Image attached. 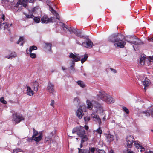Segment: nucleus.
Segmentation results:
<instances>
[{"mask_svg": "<svg viewBox=\"0 0 153 153\" xmlns=\"http://www.w3.org/2000/svg\"><path fill=\"white\" fill-rule=\"evenodd\" d=\"M8 25L6 23H3L0 25V28L1 29H3L4 30L8 29Z\"/></svg>", "mask_w": 153, "mask_h": 153, "instance_id": "25", "label": "nucleus"}, {"mask_svg": "<svg viewBox=\"0 0 153 153\" xmlns=\"http://www.w3.org/2000/svg\"><path fill=\"white\" fill-rule=\"evenodd\" d=\"M114 139V137L113 135L110 134H108L106 136V140L108 141H112Z\"/></svg>", "mask_w": 153, "mask_h": 153, "instance_id": "26", "label": "nucleus"}, {"mask_svg": "<svg viewBox=\"0 0 153 153\" xmlns=\"http://www.w3.org/2000/svg\"><path fill=\"white\" fill-rule=\"evenodd\" d=\"M122 108L123 110V111L127 114H128L129 113V111L126 107H124V106H123L122 107Z\"/></svg>", "mask_w": 153, "mask_h": 153, "instance_id": "39", "label": "nucleus"}, {"mask_svg": "<svg viewBox=\"0 0 153 153\" xmlns=\"http://www.w3.org/2000/svg\"><path fill=\"white\" fill-rule=\"evenodd\" d=\"M34 17L33 15V14H29L27 16V17L28 18H32Z\"/></svg>", "mask_w": 153, "mask_h": 153, "instance_id": "50", "label": "nucleus"}, {"mask_svg": "<svg viewBox=\"0 0 153 153\" xmlns=\"http://www.w3.org/2000/svg\"><path fill=\"white\" fill-rule=\"evenodd\" d=\"M55 19L54 17L48 18L46 16H44L42 17L41 22L42 23H48L55 22Z\"/></svg>", "mask_w": 153, "mask_h": 153, "instance_id": "7", "label": "nucleus"}, {"mask_svg": "<svg viewBox=\"0 0 153 153\" xmlns=\"http://www.w3.org/2000/svg\"><path fill=\"white\" fill-rule=\"evenodd\" d=\"M98 117L96 112H93L91 114V117L93 118H96Z\"/></svg>", "mask_w": 153, "mask_h": 153, "instance_id": "40", "label": "nucleus"}, {"mask_svg": "<svg viewBox=\"0 0 153 153\" xmlns=\"http://www.w3.org/2000/svg\"><path fill=\"white\" fill-rule=\"evenodd\" d=\"M95 150V148L94 147L91 148L90 149V152L91 153H94Z\"/></svg>", "mask_w": 153, "mask_h": 153, "instance_id": "49", "label": "nucleus"}, {"mask_svg": "<svg viewBox=\"0 0 153 153\" xmlns=\"http://www.w3.org/2000/svg\"><path fill=\"white\" fill-rule=\"evenodd\" d=\"M28 54H30V56L32 58H35L36 57V55L35 53H29Z\"/></svg>", "mask_w": 153, "mask_h": 153, "instance_id": "42", "label": "nucleus"}, {"mask_svg": "<svg viewBox=\"0 0 153 153\" xmlns=\"http://www.w3.org/2000/svg\"><path fill=\"white\" fill-rule=\"evenodd\" d=\"M2 14V19L3 20H4V18H5V16L4 15V14Z\"/></svg>", "mask_w": 153, "mask_h": 153, "instance_id": "59", "label": "nucleus"}, {"mask_svg": "<svg viewBox=\"0 0 153 153\" xmlns=\"http://www.w3.org/2000/svg\"><path fill=\"white\" fill-rule=\"evenodd\" d=\"M50 11H51L53 13V14L56 16L57 19H59V14L56 11H55L54 10H53V8L51 7L50 8Z\"/></svg>", "mask_w": 153, "mask_h": 153, "instance_id": "24", "label": "nucleus"}, {"mask_svg": "<svg viewBox=\"0 0 153 153\" xmlns=\"http://www.w3.org/2000/svg\"><path fill=\"white\" fill-rule=\"evenodd\" d=\"M33 135L32 137L39 136V132H38L34 128H33Z\"/></svg>", "mask_w": 153, "mask_h": 153, "instance_id": "30", "label": "nucleus"}, {"mask_svg": "<svg viewBox=\"0 0 153 153\" xmlns=\"http://www.w3.org/2000/svg\"><path fill=\"white\" fill-rule=\"evenodd\" d=\"M24 39V38L23 37H20L19 38V40L17 42V43L18 44H19L20 42H22L20 45L21 46H23V43L24 42V41H23Z\"/></svg>", "mask_w": 153, "mask_h": 153, "instance_id": "32", "label": "nucleus"}, {"mask_svg": "<svg viewBox=\"0 0 153 153\" xmlns=\"http://www.w3.org/2000/svg\"><path fill=\"white\" fill-rule=\"evenodd\" d=\"M96 119H97V120L98 122L99 123V124L100 125L101 124V120L100 118L98 116V117Z\"/></svg>", "mask_w": 153, "mask_h": 153, "instance_id": "46", "label": "nucleus"}, {"mask_svg": "<svg viewBox=\"0 0 153 153\" xmlns=\"http://www.w3.org/2000/svg\"><path fill=\"white\" fill-rule=\"evenodd\" d=\"M34 0H19L16 4L15 7H18L19 5H22L24 7H26L27 5L26 4L27 2H33Z\"/></svg>", "mask_w": 153, "mask_h": 153, "instance_id": "10", "label": "nucleus"}, {"mask_svg": "<svg viewBox=\"0 0 153 153\" xmlns=\"http://www.w3.org/2000/svg\"><path fill=\"white\" fill-rule=\"evenodd\" d=\"M77 130L76 128H74L72 130V132L73 134L76 132L77 133Z\"/></svg>", "mask_w": 153, "mask_h": 153, "instance_id": "51", "label": "nucleus"}, {"mask_svg": "<svg viewBox=\"0 0 153 153\" xmlns=\"http://www.w3.org/2000/svg\"><path fill=\"white\" fill-rule=\"evenodd\" d=\"M45 48L50 51L51 48L52 44L51 43H45Z\"/></svg>", "mask_w": 153, "mask_h": 153, "instance_id": "29", "label": "nucleus"}, {"mask_svg": "<svg viewBox=\"0 0 153 153\" xmlns=\"http://www.w3.org/2000/svg\"><path fill=\"white\" fill-rule=\"evenodd\" d=\"M148 40L149 41L152 42V38H149L148 39Z\"/></svg>", "mask_w": 153, "mask_h": 153, "instance_id": "55", "label": "nucleus"}, {"mask_svg": "<svg viewBox=\"0 0 153 153\" xmlns=\"http://www.w3.org/2000/svg\"><path fill=\"white\" fill-rule=\"evenodd\" d=\"M85 131L83 128H80L79 130H77V134L81 138V140H88V138L85 134Z\"/></svg>", "mask_w": 153, "mask_h": 153, "instance_id": "6", "label": "nucleus"}, {"mask_svg": "<svg viewBox=\"0 0 153 153\" xmlns=\"http://www.w3.org/2000/svg\"><path fill=\"white\" fill-rule=\"evenodd\" d=\"M79 56H80L81 61L82 64H83L84 62L86 61L88 57V55L86 54H85L84 56H80L79 55Z\"/></svg>", "mask_w": 153, "mask_h": 153, "instance_id": "18", "label": "nucleus"}, {"mask_svg": "<svg viewBox=\"0 0 153 153\" xmlns=\"http://www.w3.org/2000/svg\"><path fill=\"white\" fill-rule=\"evenodd\" d=\"M74 103L75 105H79V100L78 97H76L74 99Z\"/></svg>", "mask_w": 153, "mask_h": 153, "instance_id": "35", "label": "nucleus"}, {"mask_svg": "<svg viewBox=\"0 0 153 153\" xmlns=\"http://www.w3.org/2000/svg\"><path fill=\"white\" fill-rule=\"evenodd\" d=\"M83 111L81 108H79L76 111V115L79 119H81L83 115Z\"/></svg>", "mask_w": 153, "mask_h": 153, "instance_id": "16", "label": "nucleus"}, {"mask_svg": "<svg viewBox=\"0 0 153 153\" xmlns=\"http://www.w3.org/2000/svg\"><path fill=\"white\" fill-rule=\"evenodd\" d=\"M90 119V117H84V120L85 122L89 121Z\"/></svg>", "mask_w": 153, "mask_h": 153, "instance_id": "45", "label": "nucleus"}, {"mask_svg": "<svg viewBox=\"0 0 153 153\" xmlns=\"http://www.w3.org/2000/svg\"><path fill=\"white\" fill-rule=\"evenodd\" d=\"M96 131L100 134L102 133V131L100 129V127H99V128L96 130Z\"/></svg>", "mask_w": 153, "mask_h": 153, "instance_id": "44", "label": "nucleus"}, {"mask_svg": "<svg viewBox=\"0 0 153 153\" xmlns=\"http://www.w3.org/2000/svg\"><path fill=\"white\" fill-rule=\"evenodd\" d=\"M145 57L143 56L140 58V63L142 65H145Z\"/></svg>", "mask_w": 153, "mask_h": 153, "instance_id": "28", "label": "nucleus"}, {"mask_svg": "<svg viewBox=\"0 0 153 153\" xmlns=\"http://www.w3.org/2000/svg\"><path fill=\"white\" fill-rule=\"evenodd\" d=\"M97 95L99 98L108 104L113 103L115 101L113 98L105 92H99Z\"/></svg>", "mask_w": 153, "mask_h": 153, "instance_id": "2", "label": "nucleus"}, {"mask_svg": "<svg viewBox=\"0 0 153 153\" xmlns=\"http://www.w3.org/2000/svg\"><path fill=\"white\" fill-rule=\"evenodd\" d=\"M149 111H148V109L146 111H145L142 112V113L145 114V115L147 117H149L150 115V113L149 112Z\"/></svg>", "mask_w": 153, "mask_h": 153, "instance_id": "36", "label": "nucleus"}, {"mask_svg": "<svg viewBox=\"0 0 153 153\" xmlns=\"http://www.w3.org/2000/svg\"><path fill=\"white\" fill-rule=\"evenodd\" d=\"M33 20L36 23H39L40 21V19L39 17H35L33 18Z\"/></svg>", "mask_w": 153, "mask_h": 153, "instance_id": "37", "label": "nucleus"}, {"mask_svg": "<svg viewBox=\"0 0 153 153\" xmlns=\"http://www.w3.org/2000/svg\"><path fill=\"white\" fill-rule=\"evenodd\" d=\"M87 140H81V144L80 145V147L81 148H82V144L85 141H87Z\"/></svg>", "mask_w": 153, "mask_h": 153, "instance_id": "47", "label": "nucleus"}, {"mask_svg": "<svg viewBox=\"0 0 153 153\" xmlns=\"http://www.w3.org/2000/svg\"><path fill=\"white\" fill-rule=\"evenodd\" d=\"M143 85L144 86V89L146 91V87H147L149 85V82L148 80H145L142 81Z\"/></svg>", "mask_w": 153, "mask_h": 153, "instance_id": "27", "label": "nucleus"}, {"mask_svg": "<svg viewBox=\"0 0 153 153\" xmlns=\"http://www.w3.org/2000/svg\"><path fill=\"white\" fill-rule=\"evenodd\" d=\"M51 138V137H46L45 138V140L47 141H48L49 139H50Z\"/></svg>", "mask_w": 153, "mask_h": 153, "instance_id": "56", "label": "nucleus"}, {"mask_svg": "<svg viewBox=\"0 0 153 153\" xmlns=\"http://www.w3.org/2000/svg\"><path fill=\"white\" fill-rule=\"evenodd\" d=\"M149 111L152 115H153V106H152L148 109V111Z\"/></svg>", "mask_w": 153, "mask_h": 153, "instance_id": "38", "label": "nucleus"}, {"mask_svg": "<svg viewBox=\"0 0 153 153\" xmlns=\"http://www.w3.org/2000/svg\"><path fill=\"white\" fill-rule=\"evenodd\" d=\"M134 145L136 146V147L138 149L139 147L141 149L140 151H143L145 150V149L144 147H143L141 145H140L137 142H134Z\"/></svg>", "mask_w": 153, "mask_h": 153, "instance_id": "20", "label": "nucleus"}, {"mask_svg": "<svg viewBox=\"0 0 153 153\" xmlns=\"http://www.w3.org/2000/svg\"><path fill=\"white\" fill-rule=\"evenodd\" d=\"M62 70L64 71L65 70L67 69V68L65 67H63V66H62Z\"/></svg>", "mask_w": 153, "mask_h": 153, "instance_id": "58", "label": "nucleus"}, {"mask_svg": "<svg viewBox=\"0 0 153 153\" xmlns=\"http://www.w3.org/2000/svg\"><path fill=\"white\" fill-rule=\"evenodd\" d=\"M0 101L4 104H6L7 103L6 101L5 100L4 98L3 97H2L0 99Z\"/></svg>", "mask_w": 153, "mask_h": 153, "instance_id": "41", "label": "nucleus"}, {"mask_svg": "<svg viewBox=\"0 0 153 153\" xmlns=\"http://www.w3.org/2000/svg\"><path fill=\"white\" fill-rule=\"evenodd\" d=\"M24 118L21 115L15 113L13 115L12 121H14L16 123H19L21 121L24 120Z\"/></svg>", "mask_w": 153, "mask_h": 153, "instance_id": "8", "label": "nucleus"}, {"mask_svg": "<svg viewBox=\"0 0 153 153\" xmlns=\"http://www.w3.org/2000/svg\"><path fill=\"white\" fill-rule=\"evenodd\" d=\"M127 153H134L132 151H128Z\"/></svg>", "mask_w": 153, "mask_h": 153, "instance_id": "61", "label": "nucleus"}, {"mask_svg": "<svg viewBox=\"0 0 153 153\" xmlns=\"http://www.w3.org/2000/svg\"><path fill=\"white\" fill-rule=\"evenodd\" d=\"M79 153H87L88 150L87 149H83L78 148Z\"/></svg>", "mask_w": 153, "mask_h": 153, "instance_id": "34", "label": "nucleus"}, {"mask_svg": "<svg viewBox=\"0 0 153 153\" xmlns=\"http://www.w3.org/2000/svg\"><path fill=\"white\" fill-rule=\"evenodd\" d=\"M74 67H71V66H70L69 68L70 70H71V71H74L75 69Z\"/></svg>", "mask_w": 153, "mask_h": 153, "instance_id": "53", "label": "nucleus"}, {"mask_svg": "<svg viewBox=\"0 0 153 153\" xmlns=\"http://www.w3.org/2000/svg\"><path fill=\"white\" fill-rule=\"evenodd\" d=\"M71 32L74 33L77 36L80 37V38H82L83 37V36H82L80 32H78L77 31L75 28H74L71 31Z\"/></svg>", "mask_w": 153, "mask_h": 153, "instance_id": "19", "label": "nucleus"}, {"mask_svg": "<svg viewBox=\"0 0 153 153\" xmlns=\"http://www.w3.org/2000/svg\"><path fill=\"white\" fill-rule=\"evenodd\" d=\"M126 40L128 42L135 45H141L144 44V43L141 40L136 38L134 36H131L130 40L127 39Z\"/></svg>", "mask_w": 153, "mask_h": 153, "instance_id": "4", "label": "nucleus"}, {"mask_svg": "<svg viewBox=\"0 0 153 153\" xmlns=\"http://www.w3.org/2000/svg\"><path fill=\"white\" fill-rule=\"evenodd\" d=\"M62 27L63 30L66 32L69 31L71 33L72 30L74 28L73 27L68 26L62 23Z\"/></svg>", "mask_w": 153, "mask_h": 153, "instance_id": "15", "label": "nucleus"}, {"mask_svg": "<svg viewBox=\"0 0 153 153\" xmlns=\"http://www.w3.org/2000/svg\"><path fill=\"white\" fill-rule=\"evenodd\" d=\"M16 56V54L15 52H13L11 53L10 55L6 56L5 57V58H8L9 59H11L13 58H14Z\"/></svg>", "mask_w": 153, "mask_h": 153, "instance_id": "22", "label": "nucleus"}, {"mask_svg": "<svg viewBox=\"0 0 153 153\" xmlns=\"http://www.w3.org/2000/svg\"><path fill=\"white\" fill-rule=\"evenodd\" d=\"M93 44L91 41L89 39L85 42H84L82 43V45L84 47L87 48H90L92 46Z\"/></svg>", "mask_w": 153, "mask_h": 153, "instance_id": "13", "label": "nucleus"}, {"mask_svg": "<svg viewBox=\"0 0 153 153\" xmlns=\"http://www.w3.org/2000/svg\"><path fill=\"white\" fill-rule=\"evenodd\" d=\"M33 135L32 137L39 136V132H38L34 128H33Z\"/></svg>", "mask_w": 153, "mask_h": 153, "instance_id": "31", "label": "nucleus"}, {"mask_svg": "<svg viewBox=\"0 0 153 153\" xmlns=\"http://www.w3.org/2000/svg\"><path fill=\"white\" fill-rule=\"evenodd\" d=\"M77 83L82 88H84L85 87V85L83 82L81 81H78Z\"/></svg>", "mask_w": 153, "mask_h": 153, "instance_id": "33", "label": "nucleus"}, {"mask_svg": "<svg viewBox=\"0 0 153 153\" xmlns=\"http://www.w3.org/2000/svg\"><path fill=\"white\" fill-rule=\"evenodd\" d=\"M152 61H153V55L147 57H145V65H150V63Z\"/></svg>", "mask_w": 153, "mask_h": 153, "instance_id": "14", "label": "nucleus"}, {"mask_svg": "<svg viewBox=\"0 0 153 153\" xmlns=\"http://www.w3.org/2000/svg\"><path fill=\"white\" fill-rule=\"evenodd\" d=\"M43 137V134L42 131L39 132V136L36 137H31L30 138V140H34L36 142H38L40 141Z\"/></svg>", "mask_w": 153, "mask_h": 153, "instance_id": "12", "label": "nucleus"}, {"mask_svg": "<svg viewBox=\"0 0 153 153\" xmlns=\"http://www.w3.org/2000/svg\"><path fill=\"white\" fill-rule=\"evenodd\" d=\"M109 153H114V152H113V151L112 150H111L110 151H109Z\"/></svg>", "mask_w": 153, "mask_h": 153, "instance_id": "62", "label": "nucleus"}, {"mask_svg": "<svg viewBox=\"0 0 153 153\" xmlns=\"http://www.w3.org/2000/svg\"><path fill=\"white\" fill-rule=\"evenodd\" d=\"M26 93L27 95L31 96L34 94L33 91L31 89V88L28 86H27Z\"/></svg>", "mask_w": 153, "mask_h": 153, "instance_id": "17", "label": "nucleus"}, {"mask_svg": "<svg viewBox=\"0 0 153 153\" xmlns=\"http://www.w3.org/2000/svg\"><path fill=\"white\" fill-rule=\"evenodd\" d=\"M54 100H51V103L50 104V105L51 106H53V105H54Z\"/></svg>", "mask_w": 153, "mask_h": 153, "instance_id": "52", "label": "nucleus"}, {"mask_svg": "<svg viewBox=\"0 0 153 153\" xmlns=\"http://www.w3.org/2000/svg\"><path fill=\"white\" fill-rule=\"evenodd\" d=\"M21 150L19 149H15L13 150V153H17L19 152H20Z\"/></svg>", "mask_w": 153, "mask_h": 153, "instance_id": "48", "label": "nucleus"}, {"mask_svg": "<svg viewBox=\"0 0 153 153\" xmlns=\"http://www.w3.org/2000/svg\"><path fill=\"white\" fill-rule=\"evenodd\" d=\"M97 152V153H106L105 151L104 150H100L98 149L96 150Z\"/></svg>", "mask_w": 153, "mask_h": 153, "instance_id": "43", "label": "nucleus"}, {"mask_svg": "<svg viewBox=\"0 0 153 153\" xmlns=\"http://www.w3.org/2000/svg\"><path fill=\"white\" fill-rule=\"evenodd\" d=\"M144 153H150V151L149 152H145Z\"/></svg>", "mask_w": 153, "mask_h": 153, "instance_id": "63", "label": "nucleus"}, {"mask_svg": "<svg viewBox=\"0 0 153 153\" xmlns=\"http://www.w3.org/2000/svg\"><path fill=\"white\" fill-rule=\"evenodd\" d=\"M46 89L49 93L53 94L54 91L53 84L51 82H49L48 84Z\"/></svg>", "mask_w": 153, "mask_h": 153, "instance_id": "11", "label": "nucleus"}, {"mask_svg": "<svg viewBox=\"0 0 153 153\" xmlns=\"http://www.w3.org/2000/svg\"><path fill=\"white\" fill-rule=\"evenodd\" d=\"M150 153H153V151H150Z\"/></svg>", "mask_w": 153, "mask_h": 153, "instance_id": "64", "label": "nucleus"}, {"mask_svg": "<svg viewBox=\"0 0 153 153\" xmlns=\"http://www.w3.org/2000/svg\"><path fill=\"white\" fill-rule=\"evenodd\" d=\"M33 89L34 91H37L38 90L39 84L38 82L36 81L33 82Z\"/></svg>", "mask_w": 153, "mask_h": 153, "instance_id": "21", "label": "nucleus"}, {"mask_svg": "<svg viewBox=\"0 0 153 153\" xmlns=\"http://www.w3.org/2000/svg\"><path fill=\"white\" fill-rule=\"evenodd\" d=\"M123 36L119 33H115L111 35L108 38V41L115 42L114 45L116 47L123 48L126 44V41L123 40Z\"/></svg>", "mask_w": 153, "mask_h": 153, "instance_id": "1", "label": "nucleus"}, {"mask_svg": "<svg viewBox=\"0 0 153 153\" xmlns=\"http://www.w3.org/2000/svg\"><path fill=\"white\" fill-rule=\"evenodd\" d=\"M69 57L73 59V60H71L70 62V66L71 68V67L74 66L75 65L74 62H77L80 60V56H79V54L76 53L74 54L72 53H70Z\"/></svg>", "mask_w": 153, "mask_h": 153, "instance_id": "3", "label": "nucleus"}, {"mask_svg": "<svg viewBox=\"0 0 153 153\" xmlns=\"http://www.w3.org/2000/svg\"><path fill=\"white\" fill-rule=\"evenodd\" d=\"M110 70L113 73H117V71L115 69H113V68H110Z\"/></svg>", "mask_w": 153, "mask_h": 153, "instance_id": "54", "label": "nucleus"}, {"mask_svg": "<svg viewBox=\"0 0 153 153\" xmlns=\"http://www.w3.org/2000/svg\"><path fill=\"white\" fill-rule=\"evenodd\" d=\"M37 49L36 46H30L29 48V51H27V49L26 50V52L27 54H28L29 53H31L32 51L34 50H36Z\"/></svg>", "mask_w": 153, "mask_h": 153, "instance_id": "23", "label": "nucleus"}, {"mask_svg": "<svg viewBox=\"0 0 153 153\" xmlns=\"http://www.w3.org/2000/svg\"><path fill=\"white\" fill-rule=\"evenodd\" d=\"M87 103L88 105V108L90 110H91L93 106L97 108H98L102 109L100 107V105L98 103L94 101H92V103L89 100L87 101Z\"/></svg>", "mask_w": 153, "mask_h": 153, "instance_id": "9", "label": "nucleus"}, {"mask_svg": "<svg viewBox=\"0 0 153 153\" xmlns=\"http://www.w3.org/2000/svg\"><path fill=\"white\" fill-rule=\"evenodd\" d=\"M134 139L133 137L132 136H128L126 138V141L125 142L126 145L127 146L128 148H131L133 143H134Z\"/></svg>", "mask_w": 153, "mask_h": 153, "instance_id": "5", "label": "nucleus"}, {"mask_svg": "<svg viewBox=\"0 0 153 153\" xmlns=\"http://www.w3.org/2000/svg\"><path fill=\"white\" fill-rule=\"evenodd\" d=\"M84 127L86 130H87L88 129V126L85 125Z\"/></svg>", "mask_w": 153, "mask_h": 153, "instance_id": "57", "label": "nucleus"}, {"mask_svg": "<svg viewBox=\"0 0 153 153\" xmlns=\"http://www.w3.org/2000/svg\"><path fill=\"white\" fill-rule=\"evenodd\" d=\"M106 118L105 117V116H104V117H103L102 118V120L104 121H105L106 120Z\"/></svg>", "mask_w": 153, "mask_h": 153, "instance_id": "60", "label": "nucleus"}]
</instances>
